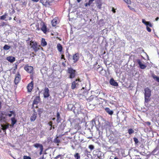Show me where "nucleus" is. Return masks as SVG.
Wrapping results in <instances>:
<instances>
[{
    "label": "nucleus",
    "mask_w": 159,
    "mask_h": 159,
    "mask_svg": "<svg viewBox=\"0 0 159 159\" xmlns=\"http://www.w3.org/2000/svg\"><path fill=\"white\" fill-rule=\"evenodd\" d=\"M67 72L69 75V78L70 79H73L75 78L76 75V70L73 69L72 67L68 68Z\"/></svg>",
    "instance_id": "3"
},
{
    "label": "nucleus",
    "mask_w": 159,
    "mask_h": 159,
    "mask_svg": "<svg viewBox=\"0 0 159 159\" xmlns=\"http://www.w3.org/2000/svg\"><path fill=\"white\" fill-rule=\"evenodd\" d=\"M142 22L146 25L147 30L148 32H151V29L148 26L152 27V24L150 22L146 21L144 19H142Z\"/></svg>",
    "instance_id": "6"
},
{
    "label": "nucleus",
    "mask_w": 159,
    "mask_h": 159,
    "mask_svg": "<svg viewBox=\"0 0 159 159\" xmlns=\"http://www.w3.org/2000/svg\"><path fill=\"white\" fill-rule=\"evenodd\" d=\"M20 4L22 7H25L27 4V0H20Z\"/></svg>",
    "instance_id": "18"
},
{
    "label": "nucleus",
    "mask_w": 159,
    "mask_h": 159,
    "mask_svg": "<svg viewBox=\"0 0 159 159\" xmlns=\"http://www.w3.org/2000/svg\"><path fill=\"white\" fill-rule=\"evenodd\" d=\"M57 122L58 123L61 122V118L60 116V114L58 112H57Z\"/></svg>",
    "instance_id": "27"
},
{
    "label": "nucleus",
    "mask_w": 159,
    "mask_h": 159,
    "mask_svg": "<svg viewBox=\"0 0 159 159\" xmlns=\"http://www.w3.org/2000/svg\"><path fill=\"white\" fill-rule=\"evenodd\" d=\"M159 148L158 147H156L152 151V152H151V154L152 155H157L159 154Z\"/></svg>",
    "instance_id": "17"
},
{
    "label": "nucleus",
    "mask_w": 159,
    "mask_h": 159,
    "mask_svg": "<svg viewBox=\"0 0 159 159\" xmlns=\"http://www.w3.org/2000/svg\"><path fill=\"white\" fill-rule=\"evenodd\" d=\"M133 139L135 144H137L139 143L138 140L136 138L134 137L133 138Z\"/></svg>",
    "instance_id": "38"
},
{
    "label": "nucleus",
    "mask_w": 159,
    "mask_h": 159,
    "mask_svg": "<svg viewBox=\"0 0 159 159\" xmlns=\"http://www.w3.org/2000/svg\"><path fill=\"white\" fill-rule=\"evenodd\" d=\"M74 157L76 159H80V156L78 153H76L74 155Z\"/></svg>",
    "instance_id": "33"
},
{
    "label": "nucleus",
    "mask_w": 159,
    "mask_h": 159,
    "mask_svg": "<svg viewBox=\"0 0 159 159\" xmlns=\"http://www.w3.org/2000/svg\"><path fill=\"white\" fill-rule=\"evenodd\" d=\"M33 87L34 83L33 81H31L30 83L28 84L27 86L28 92H30L32 91L33 88Z\"/></svg>",
    "instance_id": "12"
},
{
    "label": "nucleus",
    "mask_w": 159,
    "mask_h": 159,
    "mask_svg": "<svg viewBox=\"0 0 159 159\" xmlns=\"http://www.w3.org/2000/svg\"><path fill=\"white\" fill-rule=\"evenodd\" d=\"M6 59L11 63H13L15 61V57L11 56H9L7 57Z\"/></svg>",
    "instance_id": "22"
},
{
    "label": "nucleus",
    "mask_w": 159,
    "mask_h": 159,
    "mask_svg": "<svg viewBox=\"0 0 159 159\" xmlns=\"http://www.w3.org/2000/svg\"><path fill=\"white\" fill-rule=\"evenodd\" d=\"M30 45L31 48H32L35 52H37L41 48L43 49V48L41 47L40 45H38L37 43L35 41H33L32 40L30 41Z\"/></svg>",
    "instance_id": "2"
},
{
    "label": "nucleus",
    "mask_w": 159,
    "mask_h": 159,
    "mask_svg": "<svg viewBox=\"0 0 159 159\" xmlns=\"http://www.w3.org/2000/svg\"><path fill=\"white\" fill-rule=\"evenodd\" d=\"M134 130L132 128H130L128 129V133L130 135L134 133Z\"/></svg>",
    "instance_id": "34"
},
{
    "label": "nucleus",
    "mask_w": 159,
    "mask_h": 159,
    "mask_svg": "<svg viewBox=\"0 0 159 159\" xmlns=\"http://www.w3.org/2000/svg\"><path fill=\"white\" fill-rule=\"evenodd\" d=\"M60 157H61L60 159H62V158L61 157V155L60 154L57 155L56 157H55L54 158V159H57L59 158Z\"/></svg>",
    "instance_id": "43"
},
{
    "label": "nucleus",
    "mask_w": 159,
    "mask_h": 159,
    "mask_svg": "<svg viewBox=\"0 0 159 159\" xmlns=\"http://www.w3.org/2000/svg\"><path fill=\"white\" fill-rule=\"evenodd\" d=\"M36 30H38V31H39V30H41V28H40L39 27V25L38 24H37V25H36Z\"/></svg>",
    "instance_id": "45"
},
{
    "label": "nucleus",
    "mask_w": 159,
    "mask_h": 159,
    "mask_svg": "<svg viewBox=\"0 0 159 159\" xmlns=\"http://www.w3.org/2000/svg\"><path fill=\"white\" fill-rule=\"evenodd\" d=\"M47 43L44 39L42 38L41 41V45L43 47H45L47 45Z\"/></svg>",
    "instance_id": "24"
},
{
    "label": "nucleus",
    "mask_w": 159,
    "mask_h": 159,
    "mask_svg": "<svg viewBox=\"0 0 159 159\" xmlns=\"http://www.w3.org/2000/svg\"><path fill=\"white\" fill-rule=\"evenodd\" d=\"M73 59L74 60V63L77 62L79 59V54L76 53L74 54L73 56Z\"/></svg>",
    "instance_id": "14"
},
{
    "label": "nucleus",
    "mask_w": 159,
    "mask_h": 159,
    "mask_svg": "<svg viewBox=\"0 0 159 159\" xmlns=\"http://www.w3.org/2000/svg\"><path fill=\"white\" fill-rule=\"evenodd\" d=\"M21 80V76L19 72H18L16 75L14 80V83L15 84H17Z\"/></svg>",
    "instance_id": "8"
},
{
    "label": "nucleus",
    "mask_w": 159,
    "mask_h": 159,
    "mask_svg": "<svg viewBox=\"0 0 159 159\" xmlns=\"http://www.w3.org/2000/svg\"><path fill=\"white\" fill-rule=\"evenodd\" d=\"M102 3L100 2L97 3V6L98 8L100 9L102 8Z\"/></svg>",
    "instance_id": "35"
},
{
    "label": "nucleus",
    "mask_w": 159,
    "mask_h": 159,
    "mask_svg": "<svg viewBox=\"0 0 159 159\" xmlns=\"http://www.w3.org/2000/svg\"><path fill=\"white\" fill-rule=\"evenodd\" d=\"M54 142L55 143H60V139H58V136H57L56 137V138L54 139Z\"/></svg>",
    "instance_id": "32"
},
{
    "label": "nucleus",
    "mask_w": 159,
    "mask_h": 159,
    "mask_svg": "<svg viewBox=\"0 0 159 159\" xmlns=\"http://www.w3.org/2000/svg\"><path fill=\"white\" fill-rule=\"evenodd\" d=\"M158 19H159V17H157V18H156L155 20H156V21H157V20H158Z\"/></svg>",
    "instance_id": "58"
},
{
    "label": "nucleus",
    "mask_w": 159,
    "mask_h": 159,
    "mask_svg": "<svg viewBox=\"0 0 159 159\" xmlns=\"http://www.w3.org/2000/svg\"><path fill=\"white\" fill-rule=\"evenodd\" d=\"M41 2L43 4H44L45 3L47 2V0H41Z\"/></svg>",
    "instance_id": "49"
},
{
    "label": "nucleus",
    "mask_w": 159,
    "mask_h": 159,
    "mask_svg": "<svg viewBox=\"0 0 159 159\" xmlns=\"http://www.w3.org/2000/svg\"><path fill=\"white\" fill-rule=\"evenodd\" d=\"M136 61L139 66V67L141 69H143L146 68V66L145 65L143 64L139 59H137Z\"/></svg>",
    "instance_id": "13"
},
{
    "label": "nucleus",
    "mask_w": 159,
    "mask_h": 159,
    "mask_svg": "<svg viewBox=\"0 0 159 159\" xmlns=\"http://www.w3.org/2000/svg\"><path fill=\"white\" fill-rule=\"evenodd\" d=\"M40 100V98L39 96H37L35 97L33 102L32 105V108L33 109L34 108V105H37L39 103Z\"/></svg>",
    "instance_id": "9"
},
{
    "label": "nucleus",
    "mask_w": 159,
    "mask_h": 159,
    "mask_svg": "<svg viewBox=\"0 0 159 159\" xmlns=\"http://www.w3.org/2000/svg\"><path fill=\"white\" fill-rule=\"evenodd\" d=\"M112 11L113 12V13H115L116 12V10L115 9L113 8H112Z\"/></svg>",
    "instance_id": "50"
},
{
    "label": "nucleus",
    "mask_w": 159,
    "mask_h": 159,
    "mask_svg": "<svg viewBox=\"0 0 159 159\" xmlns=\"http://www.w3.org/2000/svg\"><path fill=\"white\" fill-rule=\"evenodd\" d=\"M32 1H33L34 2H38L39 0H31Z\"/></svg>",
    "instance_id": "53"
},
{
    "label": "nucleus",
    "mask_w": 159,
    "mask_h": 159,
    "mask_svg": "<svg viewBox=\"0 0 159 159\" xmlns=\"http://www.w3.org/2000/svg\"><path fill=\"white\" fill-rule=\"evenodd\" d=\"M94 0H89L88 2H87L85 4V6L86 7L88 6H90L93 3Z\"/></svg>",
    "instance_id": "29"
},
{
    "label": "nucleus",
    "mask_w": 159,
    "mask_h": 159,
    "mask_svg": "<svg viewBox=\"0 0 159 159\" xmlns=\"http://www.w3.org/2000/svg\"><path fill=\"white\" fill-rule=\"evenodd\" d=\"M106 111L109 115H111L113 114V111L111 110L108 107H106L105 109Z\"/></svg>",
    "instance_id": "26"
},
{
    "label": "nucleus",
    "mask_w": 159,
    "mask_h": 159,
    "mask_svg": "<svg viewBox=\"0 0 159 159\" xmlns=\"http://www.w3.org/2000/svg\"><path fill=\"white\" fill-rule=\"evenodd\" d=\"M41 30L45 34H46L48 30L47 25L44 22H42L40 24Z\"/></svg>",
    "instance_id": "7"
},
{
    "label": "nucleus",
    "mask_w": 159,
    "mask_h": 159,
    "mask_svg": "<svg viewBox=\"0 0 159 159\" xmlns=\"http://www.w3.org/2000/svg\"><path fill=\"white\" fill-rule=\"evenodd\" d=\"M61 59H63L64 60H66V59L64 55L63 54H62L61 55Z\"/></svg>",
    "instance_id": "48"
},
{
    "label": "nucleus",
    "mask_w": 159,
    "mask_h": 159,
    "mask_svg": "<svg viewBox=\"0 0 159 159\" xmlns=\"http://www.w3.org/2000/svg\"><path fill=\"white\" fill-rule=\"evenodd\" d=\"M52 128L53 129H54V128H55L54 126V125L52 126Z\"/></svg>",
    "instance_id": "63"
},
{
    "label": "nucleus",
    "mask_w": 159,
    "mask_h": 159,
    "mask_svg": "<svg viewBox=\"0 0 159 159\" xmlns=\"http://www.w3.org/2000/svg\"><path fill=\"white\" fill-rule=\"evenodd\" d=\"M128 7L130 10H133L134 9L132 7L129 5L128 6Z\"/></svg>",
    "instance_id": "51"
},
{
    "label": "nucleus",
    "mask_w": 159,
    "mask_h": 159,
    "mask_svg": "<svg viewBox=\"0 0 159 159\" xmlns=\"http://www.w3.org/2000/svg\"><path fill=\"white\" fill-rule=\"evenodd\" d=\"M6 112L2 111L0 114V121H5L6 118Z\"/></svg>",
    "instance_id": "10"
},
{
    "label": "nucleus",
    "mask_w": 159,
    "mask_h": 159,
    "mask_svg": "<svg viewBox=\"0 0 159 159\" xmlns=\"http://www.w3.org/2000/svg\"><path fill=\"white\" fill-rule=\"evenodd\" d=\"M34 72L33 73L30 74V78L32 80V81H33V79H34Z\"/></svg>",
    "instance_id": "40"
},
{
    "label": "nucleus",
    "mask_w": 159,
    "mask_h": 159,
    "mask_svg": "<svg viewBox=\"0 0 159 159\" xmlns=\"http://www.w3.org/2000/svg\"><path fill=\"white\" fill-rule=\"evenodd\" d=\"M11 124L10 125V126L11 127H13L14 125L16 123L17 120L15 118V117H12L11 118Z\"/></svg>",
    "instance_id": "20"
},
{
    "label": "nucleus",
    "mask_w": 159,
    "mask_h": 159,
    "mask_svg": "<svg viewBox=\"0 0 159 159\" xmlns=\"http://www.w3.org/2000/svg\"><path fill=\"white\" fill-rule=\"evenodd\" d=\"M57 23V20L56 19H53L52 21V24L53 26H55Z\"/></svg>",
    "instance_id": "28"
},
{
    "label": "nucleus",
    "mask_w": 159,
    "mask_h": 159,
    "mask_svg": "<svg viewBox=\"0 0 159 159\" xmlns=\"http://www.w3.org/2000/svg\"><path fill=\"white\" fill-rule=\"evenodd\" d=\"M57 48L58 51L60 52L61 54H62V51L63 48L62 45L60 43H58L57 45Z\"/></svg>",
    "instance_id": "25"
},
{
    "label": "nucleus",
    "mask_w": 159,
    "mask_h": 159,
    "mask_svg": "<svg viewBox=\"0 0 159 159\" xmlns=\"http://www.w3.org/2000/svg\"><path fill=\"white\" fill-rule=\"evenodd\" d=\"M11 19H12V18H11V17H9V20H11Z\"/></svg>",
    "instance_id": "61"
},
{
    "label": "nucleus",
    "mask_w": 159,
    "mask_h": 159,
    "mask_svg": "<svg viewBox=\"0 0 159 159\" xmlns=\"http://www.w3.org/2000/svg\"><path fill=\"white\" fill-rule=\"evenodd\" d=\"M5 23L3 22L1 26H3L5 24Z\"/></svg>",
    "instance_id": "57"
},
{
    "label": "nucleus",
    "mask_w": 159,
    "mask_h": 159,
    "mask_svg": "<svg viewBox=\"0 0 159 159\" xmlns=\"http://www.w3.org/2000/svg\"><path fill=\"white\" fill-rule=\"evenodd\" d=\"M33 146L34 147L37 148H39L40 149L43 148V145L39 143H35L33 145Z\"/></svg>",
    "instance_id": "21"
},
{
    "label": "nucleus",
    "mask_w": 159,
    "mask_h": 159,
    "mask_svg": "<svg viewBox=\"0 0 159 159\" xmlns=\"http://www.w3.org/2000/svg\"><path fill=\"white\" fill-rule=\"evenodd\" d=\"M114 159H118V158H117V157H115L114 158Z\"/></svg>",
    "instance_id": "62"
},
{
    "label": "nucleus",
    "mask_w": 159,
    "mask_h": 159,
    "mask_svg": "<svg viewBox=\"0 0 159 159\" xmlns=\"http://www.w3.org/2000/svg\"><path fill=\"white\" fill-rule=\"evenodd\" d=\"M9 126H10V124L8 123H7L6 125H1L2 127L1 129L5 134H6V129L8 128Z\"/></svg>",
    "instance_id": "16"
},
{
    "label": "nucleus",
    "mask_w": 159,
    "mask_h": 159,
    "mask_svg": "<svg viewBox=\"0 0 159 159\" xmlns=\"http://www.w3.org/2000/svg\"><path fill=\"white\" fill-rule=\"evenodd\" d=\"M44 159V156L43 155V156L40 157L39 159Z\"/></svg>",
    "instance_id": "56"
},
{
    "label": "nucleus",
    "mask_w": 159,
    "mask_h": 159,
    "mask_svg": "<svg viewBox=\"0 0 159 159\" xmlns=\"http://www.w3.org/2000/svg\"><path fill=\"white\" fill-rule=\"evenodd\" d=\"M151 91L147 87L144 89V103H148L150 100Z\"/></svg>",
    "instance_id": "1"
},
{
    "label": "nucleus",
    "mask_w": 159,
    "mask_h": 159,
    "mask_svg": "<svg viewBox=\"0 0 159 159\" xmlns=\"http://www.w3.org/2000/svg\"><path fill=\"white\" fill-rule=\"evenodd\" d=\"M1 108H2V103L0 101V109Z\"/></svg>",
    "instance_id": "55"
},
{
    "label": "nucleus",
    "mask_w": 159,
    "mask_h": 159,
    "mask_svg": "<svg viewBox=\"0 0 159 159\" xmlns=\"http://www.w3.org/2000/svg\"><path fill=\"white\" fill-rule=\"evenodd\" d=\"M17 68V65H16L15 67V69H14V70H16Z\"/></svg>",
    "instance_id": "59"
},
{
    "label": "nucleus",
    "mask_w": 159,
    "mask_h": 159,
    "mask_svg": "<svg viewBox=\"0 0 159 159\" xmlns=\"http://www.w3.org/2000/svg\"><path fill=\"white\" fill-rule=\"evenodd\" d=\"M9 113L8 114H6V116H8L9 117H11L12 115H13L14 117H15L16 116V113L15 111H9Z\"/></svg>",
    "instance_id": "23"
},
{
    "label": "nucleus",
    "mask_w": 159,
    "mask_h": 159,
    "mask_svg": "<svg viewBox=\"0 0 159 159\" xmlns=\"http://www.w3.org/2000/svg\"><path fill=\"white\" fill-rule=\"evenodd\" d=\"M93 95H91L89 98L87 99V101L89 102L92 101L93 99Z\"/></svg>",
    "instance_id": "37"
},
{
    "label": "nucleus",
    "mask_w": 159,
    "mask_h": 159,
    "mask_svg": "<svg viewBox=\"0 0 159 159\" xmlns=\"http://www.w3.org/2000/svg\"><path fill=\"white\" fill-rule=\"evenodd\" d=\"M11 48V47L7 45H5L3 47V49L5 50H9Z\"/></svg>",
    "instance_id": "36"
},
{
    "label": "nucleus",
    "mask_w": 159,
    "mask_h": 159,
    "mask_svg": "<svg viewBox=\"0 0 159 159\" xmlns=\"http://www.w3.org/2000/svg\"><path fill=\"white\" fill-rule=\"evenodd\" d=\"M89 148L91 150H92L94 149V146L92 145H90L89 146Z\"/></svg>",
    "instance_id": "39"
},
{
    "label": "nucleus",
    "mask_w": 159,
    "mask_h": 159,
    "mask_svg": "<svg viewBox=\"0 0 159 159\" xmlns=\"http://www.w3.org/2000/svg\"><path fill=\"white\" fill-rule=\"evenodd\" d=\"M52 121H50L48 123L49 125L51 126L50 128V130H51L52 128Z\"/></svg>",
    "instance_id": "44"
},
{
    "label": "nucleus",
    "mask_w": 159,
    "mask_h": 159,
    "mask_svg": "<svg viewBox=\"0 0 159 159\" xmlns=\"http://www.w3.org/2000/svg\"><path fill=\"white\" fill-rule=\"evenodd\" d=\"M6 18V15H4L1 16L0 19L1 20H4Z\"/></svg>",
    "instance_id": "46"
},
{
    "label": "nucleus",
    "mask_w": 159,
    "mask_h": 159,
    "mask_svg": "<svg viewBox=\"0 0 159 159\" xmlns=\"http://www.w3.org/2000/svg\"><path fill=\"white\" fill-rule=\"evenodd\" d=\"M81 82L80 79L78 78L76 79L71 83V88L72 89L77 88L79 85V82Z\"/></svg>",
    "instance_id": "5"
},
{
    "label": "nucleus",
    "mask_w": 159,
    "mask_h": 159,
    "mask_svg": "<svg viewBox=\"0 0 159 159\" xmlns=\"http://www.w3.org/2000/svg\"><path fill=\"white\" fill-rule=\"evenodd\" d=\"M43 150V148L41 149H40V152L39 153L40 155H41L42 154Z\"/></svg>",
    "instance_id": "47"
},
{
    "label": "nucleus",
    "mask_w": 159,
    "mask_h": 159,
    "mask_svg": "<svg viewBox=\"0 0 159 159\" xmlns=\"http://www.w3.org/2000/svg\"><path fill=\"white\" fill-rule=\"evenodd\" d=\"M32 54L33 55L32 57H34V56H36V55L34 52L32 53Z\"/></svg>",
    "instance_id": "52"
},
{
    "label": "nucleus",
    "mask_w": 159,
    "mask_h": 159,
    "mask_svg": "<svg viewBox=\"0 0 159 159\" xmlns=\"http://www.w3.org/2000/svg\"><path fill=\"white\" fill-rule=\"evenodd\" d=\"M34 107H35L36 108H37L38 107V106H36V107H34Z\"/></svg>",
    "instance_id": "64"
},
{
    "label": "nucleus",
    "mask_w": 159,
    "mask_h": 159,
    "mask_svg": "<svg viewBox=\"0 0 159 159\" xmlns=\"http://www.w3.org/2000/svg\"><path fill=\"white\" fill-rule=\"evenodd\" d=\"M110 83L111 85L115 86H118V83L116 82L113 78H111L110 80Z\"/></svg>",
    "instance_id": "19"
},
{
    "label": "nucleus",
    "mask_w": 159,
    "mask_h": 159,
    "mask_svg": "<svg viewBox=\"0 0 159 159\" xmlns=\"http://www.w3.org/2000/svg\"><path fill=\"white\" fill-rule=\"evenodd\" d=\"M82 0H77V2L79 3Z\"/></svg>",
    "instance_id": "60"
},
{
    "label": "nucleus",
    "mask_w": 159,
    "mask_h": 159,
    "mask_svg": "<svg viewBox=\"0 0 159 159\" xmlns=\"http://www.w3.org/2000/svg\"><path fill=\"white\" fill-rule=\"evenodd\" d=\"M62 65L63 66H66V64H65V63H64V62H62Z\"/></svg>",
    "instance_id": "54"
},
{
    "label": "nucleus",
    "mask_w": 159,
    "mask_h": 159,
    "mask_svg": "<svg viewBox=\"0 0 159 159\" xmlns=\"http://www.w3.org/2000/svg\"><path fill=\"white\" fill-rule=\"evenodd\" d=\"M43 108H39L37 110V111L38 113V115L40 117L41 114L43 113Z\"/></svg>",
    "instance_id": "30"
},
{
    "label": "nucleus",
    "mask_w": 159,
    "mask_h": 159,
    "mask_svg": "<svg viewBox=\"0 0 159 159\" xmlns=\"http://www.w3.org/2000/svg\"><path fill=\"white\" fill-rule=\"evenodd\" d=\"M24 69L27 73L29 74L33 73L34 72L33 67L30 66L28 64L25 65L24 67Z\"/></svg>",
    "instance_id": "4"
},
{
    "label": "nucleus",
    "mask_w": 159,
    "mask_h": 159,
    "mask_svg": "<svg viewBox=\"0 0 159 159\" xmlns=\"http://www.w3.org/2000/svg\"><path fill=\"white\" fill-rule=\"evenodd\" d=\"M153 78L155 80L157 81L159 83V77L155 75H152Z\"/></svg>",
    "instance_id": "31"
},
{
    "label": "nucleus",
    "mask_w": 159,
    "mask_h": 159,
    "mask_svg": "<svg viewBox=\"0 0 159 159\" xmlns=\"http://www.w3.org/2000/svg\"><path fill=\"white\" fill-rule=\"evenodd\" d=\"M33 111L34 113L30 117V120L31 122L34 121L37 117V114L34 108L33 109Z\"/></svg>",
    "instance_id": "11"
},
{
    "label": "nucleus",
    "mask_w": 159,
    "mask_h": 159,
    "mask_svg": "<svg viewBox=\"0 0 159 159\" xmlns=\"http://www.w3.org/2000/svg\"><path fill=\"white\" fill-rule=\"evenodd\" d=\"M126 3L130 4L131 3L130 0H123Z\"/></svg>",
    "instance_id": "41"
},
{
    "label": "nucleus",
    "mask_w": 159,
    "mask_h": 159,
    "mask_svg": "<svg viewBox=\"0 0 159 159\" xmlns=\"http://www.w3.org/2000/svg\"><path fill=\"white\" fill-rule=\"evenodd\" d=\"M49 90L48 88L46 87L44 89L43 95L45 98L48 97L49 96Z\"/></svg>",
    "instance_id": "15"
},
{
    "label": "nucleus",
    "mask_w": 159,
    "mask_h": 159,
    "mask_svg": "<svg viewBox=\"0 0 159 159\" xmlns=\"http://www.w3.org/2000/svg\"><path fill=\"white\" fill-rule=\"evenodd\" d=\"M23 159H31V158L30 156H23Z\"/></svg>",
    "instance_id": "42"
}]
</instances>
